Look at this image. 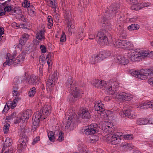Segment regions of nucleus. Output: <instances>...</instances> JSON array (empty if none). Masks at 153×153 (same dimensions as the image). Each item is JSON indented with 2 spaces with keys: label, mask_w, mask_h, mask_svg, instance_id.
Returning a JSON list of instances; mask_svg holds the SVG:
<instances>
[{
  "label": "nucleus",
  "mask_w": 153,
  "mask_h": 153,
  "mask_svg": "<svg viewBox=\"0 0 153 153\" xmlns=\"http://www.w3.org/2000/svg\"><path fill=\"white\" fill-rule=\"evenodd\" d=\"M55 6V7H53V11H54V12H53V16L56 19L57 18V16L56 15V6Z\"/></svg>",
  "instance_id": "obj_58"
},
{
  "label": "nucleus",
  "mask_w": 153,
  "mask_h": 153,
  "mask_svg": "<svg viewBox=\"0 0 153 153\" xmlns=\"http://www.w3.org/2000/svg\"><path fill=\"white\" fill-rule=\"evenodd\" d=\"M96 39L102 43L107 45L108 42L107 37L103 32H99L96 36Z\"/></svg>",
  "instance_id": "obj_11"
},
{
  "label": "nucleus",
  "mask_w": 153,
  "mask_h": 153,
  "mask_svg": "<svg viewBox=\"0 0 153 153\" xmlns=\"http://www.w3.org/2000/svg\"><path fill=\"white\" fill-rule=\"evenodd\" d=\"M138 51L132 50L128 53V56L132 61H140Z\"/></svg>",
  "instance_id": "obj_14"
},
{
  "label": "nucleus",
  "mask_w": 153,
  "mask_h": 153,
  "mask_svg": "<svg viewBox=\"0 0 153 153\" xmlns=\"http://www.w3.org/2000/svg\"><path fill=\"white\" fill-rule=\"evenodd\" d=\"M111 44H112L116 48H121L122 44V41L118 39H113Z\"/></svg>",
  "instance_id": "obj_28"
},
{
  "label": "nucleus",
  "mask_w": 153,
  "mask_h": 153,
  "mask_svg": "<svg viewBox=\"0 0 153 153\" xmlns=\"http://www.w3.org/2000/svg\"><path fill=\"white\" fill-rule=\"evenodd\" d=\"M118 84L116 82H107L104 85V89L108 94L115 95L117 90Z\"/></svg>",
  "instance_id": "obj_3"
},
{
  "label": "nucleus",
  "mask_w": 153,
  "mask_h": 153,
  "mask_svg": "<svg viewBox=\"0 0 153 153\" xmlns=\"http://www.w3.org/2000/svg\"><path fill=\"white\" fill-rule=\"evenodd\" d=\"M5 12H10L12 10V7L10 6L7 5L4 8Z\"/></svg>",
  "instance_id": "obj_56"
},
{
  "label": "nucleus",
  "mask_w": 153,
  "mask_h": 153,
  "mask_svg": "<svg viewBox=\"0 0 153 153\" xmlns=\"http://www.w3.org/2000/svg\"><path fill=\"white\" fill-rule=\"evenodd\" d=\"M107 11L110 14V16H114L117 12L118 8L116 7L115 5H112L109 7Z\"/></svg>",
  "instance_id": "obj_21"
},
{
  "label": "nucleus",
  "mask_w": 153,
  "mask_h": 153,
  "mask_svg": "<svg viewBox=\"0 0 153 153\" xmlns=\"http://www.w3.org/2000/svg\"><path fill=\"white\" fill-rule=\"evenodd\" d=\"M18 18L24 22H25L27 21L26 19L25 18L24 16L22 14L19 16H18Z\"/></svg>",
  "instance_id": "obj_64"
},
{
  "label": "nucleus",
  "mask_w": 153,
  "mask_h": 153,
  "mask_svg": "<svg viewBox=\"0 0 153 153\" xmlns=\"http://www.w3.org/2000/svg\"><path fill=\"white\" fill-rule=\"evenodd\" d=\"M19 82V80L17 78H14L13 83V95L15 97H19L20 96L19 92L18 90L19 89L18 84Z\"/></svg>",
  "instance_id": "obj_8"
},
{
  "label": "nucleus",
  "mask_w": 153,
  "mask_h": 153,
  "mask_svg": "<svg viewBox=\"0 0 153 153\" xmlns=\"http://www.w3.org/2000/svg\"><path fill=\"white\" fill-rule=\"evenodd\" d=\"M64 133L62 131H60L59 133L58 137V141L62 142L64 140Z\"/></svg>",
  "instance_id": "obj_49"
},
{
  "label": "nucleus",
  "mask_w": 153,
  "mask_h": 153,
  "mask_svg": "<svg viewBox=\"0 0 153 153\" xmlns=\"http://www.w3.org/2000/svg\"><path fill=\"white\" fill-rule=\"evenodd\" d=\"M125 92H116L114 96L117 99L124 100V96H125Z\"/></svg>",
  "instance_id": "obj_33"
},
{
  "label": "nucleus",
  "mask_w": 153,
  "mask_h": 153,
  "mask_svg": "<svg viewBox=\"0 0 153 153\" xmlns=\"http://www.w3.org/2000/svg\"><path fill=\"white\" fill-rule=\"evenodd\" d=\"M32 114V111L29 109H28L22 113H19L18 114L17 117L16 118V119L15 120L16 121L14 123H23L26 120L28 119Z\"/></svg>",
  "instance_id": "obj_5"
},
{
  "label": "nucleus",
  "mask_w": 153,
  "mask_h": 153,
  "mask_svg": "<svg viewBox=\"0 0 153 153\" xmlns=\"http://www.w3.org/2000/svg\"><path fill=\"white\" fill-rule=\"evenodd\" d=\"M35 8L33 5H30L28 8V13L31 16H34L35 14Z\"/></svg>",
  "instance_id": "obj_35"
},
{
  "label": "nucleus",
  "mask_w": 153,
  "mask_h": 153,
  "mask_svg": "<svg viewBox=\"0 0 153 153\" xmlns=\"http://www.w3.org/2000/svg\"><path fill=\"white\" fill-rule=\"evenodd\" d=\"M26 130L24 128H20L18 131V133L22 137L25 136L24 134L26 133Z\"/></svg>",
  "instance_id": "obj_52"
},
{
  "label": "nucleus",
  "mask_w": 153,
  "mask_h": 153,
  "mask_svg": "<svg viewBox=\"0 0 153 153\" xmlns=\"http://www.w3.org/2000/svg\"><path fill=\"white\" fill-rule=\"evenodd\" d=\"M127 1H129L130 4L132 5H134L135 4H137L138 1L137 0H127Z\"/></svg>",
  "instance_id": "obj_63"
},
{
  "label": "nucleus",
  "mask_w": 153,
  "mask_h": 153,
  "mask_svg": "<svg viewBox=\"0 0 153 153\" xmlns=\"http://www.w3.org/2000/svg\"><path fill=\"white\" fill-rule=\"evenodd\" d=\"M126 117L128 118L134 119L136 117L137 114L135 111L131 109L126 110Z\"/></svg>",
  "instance_id": "obj_20"
},
{
  "label": "nucleus",
  "mask_w": 153,
  "mask_h": 153,
  "mask_svg": "<svg viewBox=\"0 0 153 153\" xmlns=\"http://www.w3.org/2000/svg\"><path fill=\"white\" fill-rule=\"evenodd\" d=\"M131 74L136 78L145 80L150 77H153V69L142 70L140 71H133L132 72Z\"/></svg>",
  "instance_id": "obj_2"
},
{
  "label": "nucleus",
  "mask_w": 153,
  "mask_h": 153,
  "mask_svg": "<svg viewBox=\"0 0 153 153\" xmlns=\"http://www.w3.org/2000/svg\"><path fill=\"white\" fill-rule=\"evenodd\" d=\"M25 53L24 52H22L15 60V63H18L19 62L23 61L25 59Z\"/></svg>",
  "instance_id": "obj_30"
},
{
  "label": "nucleus",
  "mask_w": 153,
  "mask_h": 153,
  "mask_svg": "<svg viewBox=\"0 0 153 153\" xmlns=\"http://www.w3.org/2000/svg\"><path fill=\"white\" fill-rule=\"evenodd\" d=\"M7 103L8 104H9L10 107H11L12 108H14L17 104V103L14 100L13 101H8Z\"/></svg>",
  "instance_id": "obj_51"
},
{
  "label": "nucleus",
  "mask_w": 153,
  "mask_h": 153,
  "mask_svg": "<svg viewBox=\"0 0 153 153\" xmlns=\"http://www.w3.org/2000/svg\"><path fill=\"white\" fill-rule=\"evenodd\" d=\"M67 24L68 32L71 34H72V32L74 31V26L72 24L71 22L68 23Z\"/></svg>",
  "instance_id": "obj_41"
},
{
  "label": "nucleus",
  "mask_w": 153,
  "mask_h": 153,
  "mask_svg": "<svg viewBox=\"0 0 153 153\" xmlns=\"http://www.w3.org/2000/svg\"><path fill=\"white\" fill-rule=\"evenodd\" d=\"M64 16L67 23L71 22V14L69 10L67 8L65 9L64 12Z\"/></svg>",
  "instance_id": "obj_22"
},
{
  "label": "nucleus",
  "mask_w": 153,
  "mask_h": 153,
  "mask_svg": "<svg viewBox=\"0 0 153 153\" xmlns=\"http://www.w3.org/2000/svg\"><path fill=\"white\" fill-rule=\"evenodd\" d=\"M131 8L132 10H138L142 8V6L140 4L138 3L131 5Z\"/></svg>",
  "instance_id": "obj_38"
},
{
  "label": "nucleus",
  "mask_w": 153,
  "mask_h": 153,
  "mask_svg": "<svg viewBox=\"0 0 153 153\" xmlns=\"http://www.w3.org/2000/svg\"><path fill=\"white\" fill-rule=\"evenodd\" d=\"M9 109V108L8 105H5L4 108L2 111V113H5L7 112Z\"/></svg>",
  "instance_id": "obj_59"
},
{
  "label": "nucleus",
  "mask_w": 153,
  "mask_h": 153,
  "mask_svg": "<svg viewBox=\"0 0 153 153\" xmlns=\"http://www.w3.org/2000/svg\"><path fill=\"white\" fill-rule=\"evenodd\" d=\"M132 44L126 40H122V48L125 49H129L131 47Z\"/></svg>",
  "instance_id": "obj_31"
},
{
  "label": "nucleus",
  "mask_w": 153,
  "mask_h": 153,
  "mask_svg": "<svg viewBox=\"0 0 153 153\" xmlns=\"http://www.w3.org/2000/svg\"><path fill=\"white\" fill-rule=\"evenodd\" d=\"M27 141V137L26 136L24 135V136H22V137L19 140L17 148L19 149L22 150L25 146Z\"/></svg>",
  "instance_id": "obj_17"
},
{
  "label": "nucleus",
  "mask_w": 153,
  "mask_h": 153,
  "mask_svg": "<svg viewBox=\"0 0 153 153\" xmlns=\"http://www.w3.org/2000/svg\"><path fill=\"white\" fill-rule=\"evenodd\" d=\"M120 147L123 150L126 151L131 150L134 147V146L131 144L127 143H124L121 144Z\"/></svg>",
  "instance_id": "obj_23"
},
{
  "label": "nucleus",
  "mask_w": 153,
  "mask_h": 153,
  "mask_svg": "<svg viewBox=\"0 0 153 153\" xmlns=\"http://www.w3.org/2000/svg\"><path fill=\"white\" fill-rule=\"evenodd\" d=\"M148 108H150L153 110V100L148 102Z\"/></svg>",
  "instance_id": "obj_60"
},
{
  "label": "nucleus",
  "mask_w": 153,
  "mask_h": 153,
  "mask_svg": "<svg viewBox=\"0 0 153 153\" xmlns=\"http://www.w3.org/2000/svg\"><path fill=\"white\" fill-rule=\"evenodd\" d=\"M48 26L50 28L53 25V21L52 17L51 16H48Z\"/></svg>",
  "instance_id": "obj_45"
},
{
  "label": "nucleus",
  "mask_w": 153,
  "mask_h": 153,
  "mask_svg": "<svg viewBox=\"0 0 153 153\" xmlns=\"http://www.w3.org/2000/svg\"><path fill=\"white\" fill-rule=\"evenodd\" d=\"M97 125L95 124H91L88 126L87 128L84 131V134L86 135H90L91 134H94L98 132V130L97 128Z\"/></svg>",
  "instance_id": "obj_10"
},
{
  "label": "nucleus",
  "mask_w": 153,
  "mask_h": 153,
  "mask_svg": "<svg viewBox=\"0 0 153 153\" xmlns=\"http://www.w3.org/2000/svg\"><path fill=\"white\" fill-rule=\"evenodd\" d=\"M14 11V13H16V14L17 15L16 16H17L18 17L22 15V10L19 7L16 8Z\"/></svg>",
  "instance_id": "obj_50"
},
{
  "label": "nucleus",
  "mask_w": 153,
  "mask_h": 153,
  "mask_svg": "<svg viewBox=\"0 0 153 153\" xmlns=\"http://www.w3.org/2000/svg\"><path fill=\"white\" fill-rule=\"evenodd\" d=\"M10 125L8 123L5 124L4 127V134L7 133L9 130Z\"/></svg>",
  "instance_id": "obj_55"
},
{
  "label": "nucleus",
  "mask_w": 153,
  "mask_h": 153,
  "mask_svg": "<svg viewBox=\"0 0 153 153\" xmlns=\"http://www.w3.org/2000/svg\"><path fill=\"white\" fill-rule=\"evenodd\" d=\"M27 42L22 39H21L19 41V44H17L14 46L15 48H19L21 49L23 46H24Z\"/></svg>",
  "instance_id": "obj_32"
},
{
  "label": "nucleus",
  "mask_w": 153,
  "mask_h": 153,
  "mask_svg": "<svg viewBox=\"0 0 153 153\" xmlns=\"http://www.w3.org/2000/svg\"><path fill=\"white\" fill-rule=\"evenodd\" d=\"M124 100L126 101H130L131 100L132 98V95L129 94L125 93V94Z\"/></svg>",
  "instance_id": "obj_47"
},
{
  "label": "nucleus",
  "mask_w": 153,
  "mask_h": 153,
  "mask_svg": "<svg viewBox=\"0 0 153 153\" xmlns=\"http://www.w3.org/2000/svg\"><path fill=\"white\" fill-rule=\"evenodd\" d=\"M54 85V80L53 79H50V78L49 80L47 81L46 85L47 87L49 89L51 88Z\"/></svg>",
  "instance_id": "obj_37"
},
{
  "label": "nucleus",
  "mask_w": 153,
  "mask_h": 153,
  "mask_svg": "<svg viewBox=\"0 0 153 153\" xmlns=\"http://www.w3.org/2000/svg\"><path fill=\"white\" fill-rule=\"evenodd\" d=\"M50 57L51 56L50 54L47 55L46 57V60H47V62L48 65V69H51L52 67V63L51 60L50 59Z\"/></svg>",
  "instance_id": "obj_42"
},
{
  "label": "nucleus",
  "mask_w": 153,
  "mask_h": 153,
  "mask_svg": "<svg viewBox=\"0 0 153 153\" xmlns=\"http://www.w3.org/2000/svg\"><path fill=\"white\" fill-rule=\"evenodd\" d=\"M112 125L111 124H109V125H104L102 126V130L107 132V133H109L111 132L112 130Z\"/></svg>",
  "instance_id": "obj_29"
},
{
  "label": "nucleus",
  "mask_w": 153,
  "mask_h": 153,
  "mask_svg": "<svg viewBox=\"0 0 153 153\" xmlns=\"http://www.w3.org/2000/svg\"><path fill=\"white\" fill-rule=\"evenodd\" d=\"M14 56V54L11 55L10 53H7L6 56V60L3 63V66H5L7 65L10 66L13 64L14 63H15V61H14L13 60Z\"/></svg>",
  "instance_id": "obj_13"
},
{
  "label": "nucleus",
  "mask_w": 153,
  "mask_h": 153,
  "mask_svg": "<svg viewBox=\"0 0 153 153\" xmlns=\"http://www.w3.org/2000/svg\"><path fill=\"white\" fill-rule=\"evenodd\" d=\"M90 61L91 64H94L98 63L100 61L99 59L97 53L93 55L90 59Z\"/></svg>",
  "instance_id": "obj_26"
},
{
  "label": "nucleus",
  "mask_w": 153,
  "mask_h": 153,
  "mask_svg": "<svg viewBox=\"0 0 153 153\" xmlns=\"http://www.w3.org/2000/svg\"><path fill=\"white\" fill-rule=\"evenodd\" d=\"M29 37V35L26 33H24L22 35V39L26 40L27 42V40H28Z\"/></svg>",
  "instance_id": "obj_57"
},
{
  "label": "nucleus",
  "mask_w": 153,
  "mask_h": 153,
  "mask_svg": "<svg viewBox=\"0 0 153 153\" xmlns=\"http://www.w3.org/2000/svg\"><path fill=\"white\" fill-rule=\"evenodd\" d=\"M45 31L40 30L36 33V38L40 40H42L45 39L44 36Z\"/></svg>",
  "instance_id": "obj_27"
},
{
  "label": "nucleus",
  "mask_w": 153,
  "mask_h": 153,
  "mask_svg": "<svg viewBox=\"0 0 153 153\" xmlns=\"http://www.w3.org/2000/svg\"><path fill=\"white\" fill-rule=\"evenodd\" d=\"M30 1L27 0H25L22 3L23 7L25 8H28L30 6Z\"/></svg>",
  "instance_id": "obj_53"
},
{
  "label": "nucleus",
  "mask_w": 153,
  "mask_h": 153,
  "mask_svg": "<svg viewBox=\"0 0 153 153\" xmlns=\"http://www.w3.org/2000/svg\"><path fill=\"white\" fill-rule=\"evenodd\" d=\"M40 49L43 53H45L46 51V48L44 45H41L40 47Z\"/></svg>",
  "instance_id": "obj_62"
},
{
  "label": "nucleus",
  "mask_w": 153,
  "mask_h": 153,
  "mask_svg": "<svg viewBox=\"0 0 153 153\" xmlns=\"http://www.w3.org/2000/svg\"><path fill=\"white\" fill-rule=\"evenodd\" d=\"M148 102L140 104L137 108H148Z\"/></svg>",
  "instance_id": "obj_48"
},
{
  "label": "nucleus",
  "mask_w": 153,
  "mask_h": 153,
  "mask_svg": "<svg viewBox=\"0 0 153 153\" xmlns=\"http://www.w3.org/2000/svg\"><path fill=\"white\" fill-rule=\"evenodd\" d=\"M122 133L117 132L114 134H109L106 136L107 142L111 144L116 145L121 141Z\"/></svg>",
  "instance_id": "obj_4"
},
{
  "label": "nucleus",
  "mask_w": 153,
  "mask_h": 153,
  "mask_svg": "<svg viewBox=\"0 0 153 153\" xmlns=\"http://www.w3.org/2000/svg\"><path fill=\"white\" fill-rule=\"evenodd\" d=\"M36 89L35 87L31 88L28 93V96L30 97H33L36 93Z\"/></svg>",
  "instance_id": "obj_43"
},
{
  "label": "nucleus",
  "mask_w": 153,
  "mask_h": 153,
  "mask_svg": "<svg viewBox=\"0 0 153 153\" xmlns=\"http://www.w3.org/2000/svg\"><path fill=\"white\" fill-rule=\"evenodd\" d=\"M12 144V140L9 137L7 138L4 142L3 148L4 150H10L12 151L13 149L10 147Z\"/></svg>",
  "instance_id": "obj_16"
},
{
  "label": "nucleus",
  "mask_w": 153,
  "mask_h": 153,
  "mask_svg": "<svg viewBox=\"0 0 153 153\" xmlns=\"http://www.w3.org/2000/svg\"><path fill=\"white\" fill-rule=\"evenodd\" d=\"M51 108L49 105H45L39 111L37 112H41L42 117L44 119L48 115L51 113Z\"/></svg>",
  "instance_id": "obj_9"
},
{
  "label": "nucleus",
  "mask_w": 153,
  "mask_h": 153,
  "mask_svg": "<svg viewBox=\"0 0 153 153\" xmlns=\"http://www.w3.org/2000/svg\"><path fill=\"white\" fill-rule=\"evenodd\" d=\"M147 119H145L139 118L136 122V123L138 125H144L147 124Z\"/></svg>",
  "instance_id": "obj_34"
},
{
  "label": "nucleus",
  "mask_w": 153,
  "mask_h": 153,
  "mask_svg": "<svg viewBox=\"0 0 153 153\" xmlns=\"http://www.w3.org/2000/svg\"><path fill=\"white\" fill-rule=\"evenodd\" d=\"M37 77L34 75L30 76V79L28 81V83L30 84H34L36 82Z\"/></svg>",
  "instance_id": "obj_36"
},
{
  "label": "nucleus",
  "mask_w": 153,
  "mask_h": 153,
  "mask_svg": "<svg viewBox=\"0 0 153 153\" xmlns=\"http://www.w3.org/2000/svg\"><path fill=\"white\" fill-rule=\"evenodd\" d=\"M75 82L71 76L68 77L67 80L66 85L68 88H70L72 91V97L69 99V101L70 102L76 101V98L80 96L81 93V91L79 90Z\"/></svg>",
  "instance_id": "obj_1"
},
{
  "label": "nucleus",
  "mask_w": 153,
  "mask_h": 153,
  "mask_svg": "<svg viewBox=\"0 0 153 153\" xmlns=\"http://www.w3.org/2000/svg\"><path fill=\"white\" fill-rule=\"evenodd\" d=\"M74 112L73 110H69L66 113L65 117L67 119L66 123L65 128L66 129L71 131L74 128V124L72 123V120L73 117Z\"/></svg>",
  "instance_id": "obj_6"
},
{
  "label": "nucleus",
  "mask_w": 153,
  "mask_h": 153,
  "mask_svg": "<svg viewBox=\"0 0 153 153\" xmlns=\"http://www.w3.org/2000/svg\"><path fill=\"white\" fill-rule=\"evenodd\" d=\"M48 135L50 140L51 142H54L55 137L54 133L53 132L50 131L48 133Z\"/></svg>",
  "instance_id": "obj_40"
},
{
  "label": "nucleus",
  "mask_w": 153,
  "mask_h": 153,
  "mask_svg": "<svg viewBox=\"0 0 153 153\" xmlns=\"http://www.w3.org/2000/svg\"><path fill=\"white\" fill-rule=\"evenodd\" d=\"M121 138H124L125 140H131L133 139L132 134H126L123 135L122 133Z\"/></svg>",
  "instance_id": "obj_44"
},
{
  "label": "nucleus",
  "mask_w": 153,
  "mask_h": 153,
  "mask_svg": "<svg viewBox=\"0 0 153 153\" xmlns=\"http://www.w3.org/2000/svg\"><path fill=\"white\" fill-rule=\"evenodd\" d=\"M138 52L140 61V60L144 58L153 56V51H151L149 53V51H146L139 50Z\"/></svg>",
  "instance_id": "obj_12"
},
{
  "label": "nucleus",
  "mask_w": 153,
  "mask_h": 153,
  "mask_svg": "<svg viewBox=\"0 0 153 153\" xmlns=\"http://www.w3.org/2000/svg\"><path fill=\"white\" fill-rule=\"evenodd\" d=\"M106 82L101 80L95 79L93 83V85L97 88H102L104 89V85L106 84Z\"/></svg>",
  "instance_id": "obj_18"
},
{
  "label": "nucleus",
  "mask_w": 153,
  "mask_h": 153,
  "mask_svg": "<svg viewBox=\"0 0 153 153\" xmlns=\"http://www.w3.org/2000/svg\"><path fill=\"white\" fill-rule=\"evenodd\" d=\"M66 35L64 32H62L60 39V41L61 42H65L66 40Z\"/></svg>",
  "instance_id": "obj_54"
},
{
  "label": "nucleus",
  "mask_w": 153,
  "mask_h": 153,
  "mask_svg": "<svg viewBox=\"0 0 153 153\" xmlns=\"http://www.w3.org/2000/svg\"><path fill=\"white\" fill-rule=\"evenodd\" d=\"M80 116L83 118L87 119H88L91 117L89 111L88 110L85 109L82 110V113L80 114Z\"/></svg>",
  "instance_id": "obj_24"
},
{
  "label": "nucleus",
  "mask_w": 153,
  "mask_h": 153,
  "mask_svg": "<svg viewBox=\"0 0 153 153\" xmlns=\"http://www.w3.org/2000/svg\"><path fill=\"white\" fill-rule=\"evenodd\" d=\"M78 35L79 38L83 37L85 36V35L83 33V30H82V29L79 32H78Z\"/></svg>",
  "instance_id": "obj_61"
},
{
  "label": "nucleus",
  "mask_w": 153,
  "mask_h": 153,
  "mask_svg": "<svg viewBox=\"0 0 153 153\" xmlns=\"http://www.w3.org/2000/svg\"><path fill=\"white\" fill-rule=\"evenodd\" d=\"M99 139V137L97 136L94 135L90 138L89 141L91 143H93L97 141Z\"/></svg>",
  "instance_id": "obj_46"
},
{
  "label": "nucleus",
  "mask_w": 153,
  "mask_h": 153,
  "mask_svg": "<svg viewBox=\"0 0 153 153\" xmlns=\"http://www.w3.org/2000/svg\"><path fill=\"white\" fill-rule=\"evenodd\" d=\"M95 109L100 112H102L104 111V106L101 102L97 103L94 105Z\"/></svg>",
  "instance_id": "obj_25"
},
{
  "label": "nucleus",
  "mask_w": 153,
  "mask_h": 153,
  "mask_svg": "<svg viewBox=\"0 0 153 153\" xmlns=\"http://www.w3.org/2000/svg\"><path fill=\"white\" fill-rule=\"evenodd\" d=\"M43 117H42L41 112H36L34 114L33 119H34L33 123L32 129L35 130L37 127L39 126V122L41 119Z\"/></svg>",
  "instance_id": "obj_7"
},
{
  "label": "nucleus",
  "mask_w": 153,
  "mask_h": 153,
  "mask_svg": "<svg viewBox=\"0 0 153 153\" xmlns=\"http://www.w3.org/2000/svg\"><path fill=\"white\" fill-rule=\"evenodd\" d=\"M116 61L117 63L124 65L128 64L129 62V60L124 56L118 55L116 57Z\"/></svg>",
  "instance_id": "obj_15"
},
{
  "label": "nucleus",
  "mask_w": 153,
  "mask_h": 153,
  "mask_svg": "<svg viewBox=\"0 0 153 153\" xmlns=\"http://www.w3.org/2000/svg\"><path fill=\"white\" fill-rule=\"evenodd\" d=\"M97 54L100 61L110 56L111 54L109 52L105 51H100Z\"/></svg>",
  "instance_id": "obj_19"
},
{
  "label": "nucleus",
  "mask_w": 153,
  "mask_h": 153,
  "mask_svg": "<svg viewBox=\"0 0 153 153\" xmlns=\"http://www.w3.org/2000/svg\"><path fill=\"white\" fill-rule=\"evenodd\" d=\"M139 26L137 24H133L128 27V29L130 30H135L139 29Z\"/></svg>",
  "instance_id": "obj_39"
}]
</instances>
